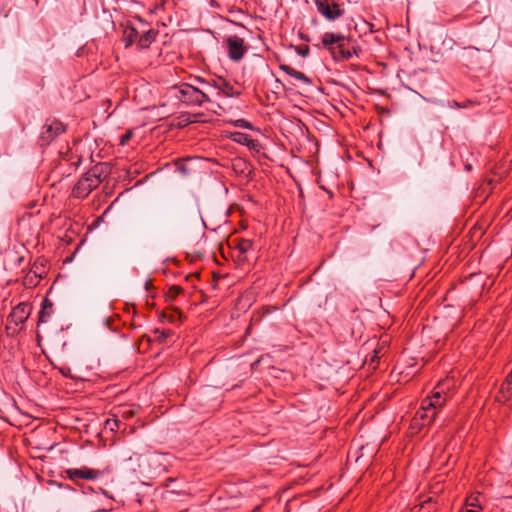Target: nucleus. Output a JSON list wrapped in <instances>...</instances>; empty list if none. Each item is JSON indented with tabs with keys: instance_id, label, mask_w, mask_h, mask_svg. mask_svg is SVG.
<instances>
[{
	"instance_id": "1",
	"label": "nucleus",
	"mask_w": 512,
	"mask_h": 512,
	"mask_svg": "<svg viewBox=\"0 0 512 512\" xmlns=\"http://www.w3.org/2000/svg\"><path fill=\"white\" fill-rule=\"evenodd\" d=\"M361 34L355 37L353 34H323L318 48L327 50L336 62L349 61L354 56L362 53Z\"/></svg>"
},
{
	"instance_id": "2",
	"label": "nucleus",
	"mask_w": 512,
	"mask_h": 512,
	"mask_svg": "<svg viewBox=\"0 0 512 512\" xmlns=\"http://www.w3.org/2000/svg\"><path fill=\"white\" fill-rule=\"evenodd\" d=\"M111 173V165L107 162H98L86 171L74 185L71 197L85 199L89 194Z\"/></svg>"
},
{
	"instance_id": "3",
	"label": "nucleus",
	"mask_w": 512,
	"mask_h": 512,
	"mask_svg": "<svg viewBox=\"0 0 512 512\" xmlns=\"http://www.w3.org/2000/svg\"><path fill=\"white\" fill-rule=\"evenodd\" d=\"M32 311L31 304L21 302L16 305L7 316L5 331L8 337H16L24 327Z\"/></svg>"
},
{
	"instance_id": "4",
	"label": "nucleus",
	"mask_w": 512,
	"mask_h": 512,
	"mask_svg": "<svg viewBox=\"0 0 512 512\" xmlns=\"http://www.w3.org/2000/svg\"><path fill=\"white\" fill-rule=\"evenodd\" d=\"M173 89L178 91L177 98L188 106H201L203 103L211 102L210 97L193 84L181 83L174 85Z\"/></svg>"
},
{
	"instance_id": "5",
	"label": "nucleus",
	"mask_w": 512,
	"mask_h": 512,
	"mask_svg": "<svg viewBox=\"0 0 512 512\" xmlns=\"http://www.w3.org/2000/svg\"><path fill=\"white\" fill-rule=\"evenodd\" d=\"M487 57L477 48L467 49L462 55V64L468 73L478 77L486 69Z\"/></svg>"
},
{
	"instance_id": "6",
	"label": "nucleus",
	"mask_w": 512,
	"mask_h": 512,
	"mask_svg": "<svg viewBox=\"0 0 512 512\" xmlns=\"http://www.w3.org/2000/svg\"><path fill=\"white\" fill-rule=\"evenodd\" d=\"M223 46L228 58L234 62L241 61L250 48L249 44L238 34H230L223 41Z\"/></svg>"
},
{
	"instance_id": "7",
	"label": "nucleus",
	"mask_w": 512,
	"mask_h": 512,
	"mask_svg": "<svg viewBox=\"0 0 512 512\" xmlns=\"http://www.w3.org/2000/svg\"><path fill=\"white\" fill-rule=\"evenodd\" d=\"M65 131L66 125L64 123L58 119L49 118L42 126L38 143L41 147H46Z\"/></svg>"
},
{
	"instance_id": "8",
	"label": "nucleus",
	"mask_w": 512,
	"mask_h": 512,
	"mask_svg": "<svg viewBox=\"0 0 512 512\" xmlns=\"http://www.w3.org/2000/svg\"><path fill=\"white\" fill-rule=\"evenodd\" d=\"M438 415L439 413L435 410V407L421 404L411 421L410 429L419 433L423 428L430 427L436 421Z\"/></svg>"
},
{
	"instance_id": "9",
	"label": "nucleus",
	"mask_w": 512,
	"mask_h": 512,
	"mask_svg": "<svg viewBox=\"0 0 512 512\" xmlns=\"http://www.w3.org/2000/svg\"><path fill=\"white\" fill-rule=\"evenodd\" d=\"M231 139L241 145L247 146L254 156L270 160V157L264 152L262 144L253 139L249 134L242 132H234Z\"/></svg>"
},
{
	"instance_id": "10",
	"label": "nucleus",
	"mask_w": 512,
	"mask_h": 512,
	"mask_svg": "<svg viewBox=\"0 0 512 512\" xmlns=\"http://www.w3.org/2000/svg\"><path fill=\"white\" fill-rule=\"evenodd\" d=\"M448 400V393L445 391L444 383H438L430 396H427L422 400V405H428L440 413L446 406Z\"/></svg>"
},
{
	"instance_id": "11",
	"label": "nucleus",
	"mask_w": 512,
	"mask_h": 512,
	"mask_svg": "<svg viewBox=\"0 0 512 512\" xmlns=\"http://www.w3.org/2000/svg\"><path fill=\"white\" fill-rule=\"evenodd\" d=\"M155 36L156 34H124L122 41L124 42L125 48L136 44L137 50L142 51L150 47L155 41Z\"/></svg>"
},
{
	"instance_id": "12",
	"label": "nucleus",
	"mask_w": 512,
	"mask_h": 512,
	"mask_svg": "<svg viewBox=\"0 0 512 512\" xmlns=\"http://www.w3.org/2000/svg\"><path fill=\"white\" fill-rule=\"evenodd\" d=\"M82 158L81 156H73L72 152L68 150L65 153L60 154L59 164L56 169H62L66 166L68 167L67 171H63L61 176H69L72 171H76L79 165L81 164Z\"/></svg>"
},
{
	"instance_id": "13",
	"label": "nucleus",
	"mask_w": 512,
	"mask_h": 512,
	"mask_svg": "<svg viewBox=\"0 0 512 512\" xmlns=\"http://www.w3.org/2000/svg\"><path fill=\"white\" fill-rule=\"evenodd\" d=\"M318 12L328 20H335L343 14V10L337 3H330L328 0H315Z\"/></svg>"
},
{
	"instance_id": "14",
	"label": "nucleus",
	"mask_w": 512,
	"mask_h": 512,
	"mask_svg": "<svg viewBox=\"0 0 512 512\" xmlns=\"http://www.w3.org/2000/svg\"><path fill=\"white\" fill-rule=\"evenodd\" d=\"M65 473L72 481H77L78 479L95 480L101 475L99 470L90 469L88 467L70 468L67 469Z\"/></svg>"
},
{
	"instance_id": "15",
	"label": "nucleus",
	"mask_w": 512,
	"mask_h": 512,
	"mask_svg": "<svg viewBox=\"0 0 512 512\" xmlns=\"http://www.w3.org/2000/svg\"><path fill=\"white\" fill-rule=\"evenodd\" d=\"M212 87L218 89V94L226 97L236 98L241 95V92L236 90L233 84L221 76L212 79Z\"/></svg>"
},
{
	"instance_id": "16",
	"label": "nucleus",
	"mask_w": 512,
	"mask_h": 512,
	"mask_svg": "<svg viewBox=\"0 0 512 512\" xmlns=\"http://www.w3.org/2000/svg\"><path fill=\"white\" fill-rule=\"evenodd\" d=\"M184 318L185 316L181 310L173 306L168 307L159 313V321L162 323H175L177 321L182 322Z\"/></svg>"
},
{
	"instance_id": "17",
	"label": "nucleus",
	"mask_w": 512,
	"mask_h": 512,
	"mask_svg": "<svg viewBox=\"0 0 512 512\" xmlns=\"http://www.w3.org/2000/svg\"><path fill=\"white\" fill-rule=\"evenodd\" d=\"M53 312L52 301L48 297H45L42 301L41 309L39 311L37 326H40L42 323H46Z\"/></svg>"
},
{
	"instance_id": "18",
	"label": "nucleus",
	"mask_w": 512,
	"mask_h": 512,
	"mask_svg": "<svg viewBox=\"0 0 512 512\" xmlns=\"http://www.w3.org/2000/svg\"><path fill=\"white\" fill-rule=\"evenodd\" d=\"M203 116L202 113L191 114L189 112L181 113L175 120L173 126L177 128H184L191 123L199 122V118Z\"/></svg>"
},
{
	"instance_id": "19",
	"label": "nucleus",
	"mask_w": 512,
	"mask_h": 512,
	"mask_svg": "<svg viewBox=\"0 0 512 512\" xmlns=\"http://www.w3.org/2000/svg\"><path fill=\"white\" fill-rule=\"evenodd\" d=\"M279 69L282 70L283 72H285L287 75L303 82L306 85L312 84V80L307 75H305L301 71H298V70L292 68L291 66H289L287 64H280Z\"/></svg>"
},
{
	"instance_id": "20",
	"label": "nucleus",
	"mask_w": 512,
	"mask_h": 512,
	"mask_svg": "<svg viewBox=\"0 0 512 512\" xmlns=\"http://www.w3.org/2000/svg\"><path fill=\"white\" fill-rule=\"evenodd\" d=\"M30 273H33L38 278H43L47 274V263L42 257L37 258L31 268Z\"/></svg>"
},
{
	"instance_id": "21",
	"label": "nucleus",
	"mask_w": 512,
	"mask_h": 512,
	"mask_svg": "<svg viewBox=\"0 0 512 512\" xmlns=\"http://www.w3.org/2000/svg\"><path fill=\"white\" fill-rule=\"evenodd\" d=\"M413 507L420 512H436L438 509V502L433 497H428Z\"/></svg>"
},
{
	"instance_id": "22",
	"label": "nucleus",
	"mask_w": 512,
	"mask_h": 512,
	"mask_svg": "<svg viewBox=\"0 0 512 512\" xmlns=\"http://www.w3.org/2000/svg\"><path fill=\"white\" fill-rule=\"evenodd\" d=\"M472 281L475 282V285L479 288L480 292H482L486 284L485 276L481 272L470 273L462 280V283L466 284Z\"/></svg>"
},
{
	"instance_id": "23",
	"label": "nucleus",
	"mask_w": 512,
	"mask_h": 512,
	"mask_svg": "<svg viewBox=\"0 0 512 512\" xmlns=\"http://www.w3.org/2000/svg\"><path fill=\"white\" fill-rule=\"evenodd\" d=\"M233 247L239 250L240 255L246 254L253 247V241L245 238H236L233 240Z\"/></svg>"
},
{
	"instance_id": "24",
	"label": "nucleus",
	"mask_w": 512,
	"mask_h": 512,
	"mask_svg": "<svg viewBox=\"0 0 512 512\" xmlns=\"http://www.w3.org/2000/svg\"><path fill=\"white\" fill-rule=\"evenodd\" d=\"M276 307L274 306H263L259 310L255 311L251 317V322L259 323L266 315L272 313Z\"/></svg>"
},
{
	"instance_id": "25",
	"label": "nucleus",
	"mask_w": 512,
	"mask_h": 512,
	"mask_svg": "<svg viewBox=\"0 0 512 512\" xmlns=\"http://www.w3.org/2000/svg\"><path fill=\"white\" fill-rule=\"evenodd\" d=\"M153 334L155 335L154 336V341L158 342L159 344H164L166 343V340L167 338H170L174 335V332L170 329H158L156 328L154 331H153Z\"/></svg>"
},
{
	"instance_id": "26",
	"label": "nucleus",
	"mask_w": 512,
	"mask_h": 512,
	"mask_svg": "<svg viewBox=\"0 0 512 512\" xmlns=\"http://www.w3.org/2000/svg\"><path fill=\"white\" fill-rule=\"evenodd\" d=\"M183 292H184V289L181 286L172 285L168 288V290L164 294L165 301L168 303L173 302L177 298V296H179Z\"/></svg>"
},
{
	"instance_id": "27",
	"label": "nucleus",
	"mask_w": 512,
	"mask_h": 512,
	"mask_svg": "<svg viewBox=\"0 0 512 512\" xmlns=\"http://www.w3.org/2000/svg\"><path fill=\"white\" fill-rule=\"evenodd\" d=\"M500 392L504 395L506 399H510L512 396V369L511 372L506 377L504 383H502L500 387Z\"/></svg>"
},
{
	"instance_id": "28",
	"label": "nucleus",
	"mask_w": 512,
	"mask_h": 512,
	"mask_svg": "<svg viewBox=\"0 0 512 512\" xmlns=\"http://www.w3.org/2000/svg\"><path fill=\"white\" fill-rule=\"evenodd\" d=\"M466 512H479L482 508L479 504L478 496H470L465 502Z\"/></svg>"
},
{
	"instance_id": "29",
	"label": "nucleus",
	"mask_w": 512,
	"mask_h": 512,
	"mask_svg": "<svg viewBox=\"0 0 512 512\" xmlns=\"http://www.w3.org/2000/svg\"><path fill=\"white\" fill-rule=\"evenodd\" d=\"M448 105L450 108H468L471 106L479 105V102L477 100L472 99H466L465 101L458 102L456 100L449 101Z\"/></svg>"
},
{
	"instance_id": "30",
	"label": "nucleus",
	"mask_w": 512,
	"mask_h": 512,
	"mask_svg": "<svg viewBox=\"0 0 512 512\" xmlns=\"http://www.w3.org/2000/svg\"><path fill=\"white\" fill-rule=\"evenodd\" d=\"M41 279L29 272L23 279V285L28 288L36 287Z\"/></svg>"
},
{
	"instance_id": "31",
	"label": "nucleus",
	"mask_w": 512,
	"mask_h": 512,
	"mask_svg": "<svg viewBox=\"0 0 512 512\" xmlns=\"http://www.w3.org/2000/svg\"><path fill=\"white\" fill-rule=\"evenodd\" d=\"M288 47L293 48L296 51V53L301 57H307L310 52V48L307 44H299V45L289 44Z\"/></svg>"
},
{
	"instance_id": "32",
	"label": "nucleus",
	"mask_w": 512,
	"mask_h": 512,
	"mask_svg": "<svg viewBox=\"0 0 512 512\" xmlns=\"http://www.w3.org/2000/svg\"><path fill=\"white\" fill-rule=\"evenodd\" d=\"M134 135L133 129H127L123 135L120 137L119 144L120 145H126L128 142L132 139Z\"/></svg>"
},
{
	"instance_id": "33",
	"label": "nucleus",
	"mask_w": 512,
	"mask_h": 512,
	"mask_svg": "<svg viewBox=\"0 0 512 512\" xmlns=\"http://www.w3.org/2000/svg\"><path fill=\"white\" fill-rule=\"evenodd\" d=\"M58 370L63 377L76 379V377L72 374L71 368L69 366L63 365L59 367Z\"/></svg>"
},
{
	"instance_id": "34",
	"label": "nucleus",
	"mask_w": 512,
	"mask_h": 512,
	"mask_svg": "<svg viewBox=\"0 0 512 512\" xmlns=\"http://www.w3.org/2000/svg\"><path fill=\"white\" fill-rule=\"evenodd\" d=\"M120 421L118 419H107L105 422V427L109 428L111 431H116L120 427Z\"/></svg>"
},
{
	"instance_id": "35",
	"label": "nucleus",
	"mask_w": 512,
	"mask_h": 512,
	"mask_svg": "<svg viewBox=\"0 0 512 512\" xmlns=\"http://www.w3.org/2000/svg\"><path fill=\"white\" fill-rule=\"evenodd\" d=\"M379 355H378V351L375 350L374 351V354L371 356V358L369 359V366L372 368V369H376L377 366H378V363H379Z\"/></svg>"
},
{
	"instance_id": "36",
	"label": "nucleus",
	"mask_w": 512,
	"mask_h": 512,
	"mask_svg": "<svg viewBox=\"0 0 512 512\" xmlns=\"http://www.w3.org/2000/svg\"><path fill=\"white\" fill-rule=\"evenodd\" d=\"M221 274L219 272L213 271L212 272V280H211V287L213 289H216L218 286V281L221 278Z\"/></svg>"
},
{
	"instance_id": "37",
	"label": "nucleus",
	"mask_w": 512,
	"mask_h": 512,
	"mask_svg": "<svg viewBox=\"0 0 512 512\" xmlns=\"http://www.w3.org/2000/svg\"><path fill=\"white\" fill-rule=\"evenodd\" d=\"M235 126L241 128L252 129V124L245 119H239L235 122Z\"/></svg>"
},
{
	"instance_id": "38",
	"label": "nucleus",
	"mask_w": 512,
	"mask_h": 512,
	"mask_svg": "<svg viewBox=\"0 0 512 512\" xmlns=\"http://www.w3.org/2000/svg\"><path fill=\"white\" fill-rule=\"evenodd\" d=\"M435 38L431 40L433 44H431V49H435L436 46L434 44H437L439 42H442V45L445 46V39L442 40L443 34H434Z\"/></svg>"
},
{
	"instance_id": "39",
	"label": "nucleus",
	"mask_w": 512,
	"mask_h": 512,
	"mask_svg": "<svg viewBox=\"0 0 512 512\" xmlns=\"http://www.w3.org/2000/svg\"><path fill=\"white\" fill-rule=\"evenodd\" d=\"M195 81L197 83H200V84H205L207 86H212V81H206L205 79L201 78V77H195Z\"/></svg>"
},
{
	"instance_id": "40",
	"label": "nucleus",
	"mask_w": 512,
	"mask_h": 512,
	"mask_svg": "<svg viewBox=\"0 0 512 512\" xmlns=\"http://www.w3.org/2000/svg\"><path fill=\"white\" fill-rule=\"evenodd\" d=\"M200 274L199 273H192L186 276L187 281H191L193 278L199 279Z\"/></svg>"
},
{
	"instance_id": "41",
	"label": "nucleus",
	"mask_w": 512,
	"mask_h": 512,
	"mask_svg": "<svg viewBox=\"0 0 512 512\" xmlns=\"http://www.w3.org/2000/svg\"><path fill=\"white\" fill-rule=\"evenodd\" d=\"M131 309H132L133 315L135 316V315H136V313H137L135 305H131V306H129L128 304H126V311H127L128 313H130Z\"/></svg>"
},
{
	"instance_id": "42",
	"label": "nucleus",
	"mask_w": 512,
	"mask_h": 512,
	"mask_svg": "<svg viewBox=\"0 0 512 512\" xmlns=\"http://www.w3.org/2000/svg\"><path fill=\"white\" fill-rule=\"evenodd\" d=\"M238 166H246V162L243 161L242 159H238L236 160V162L234 163V168L236 169Z\"/></svg>"
},
{
	"instance_id": "43",
	"label": "nucleus",
	"mask_w": 512,
	"mask_h": 512,
	"mask_svg": "<svg viewBox=\"0 0 512 512\" xmlns=\"http://www.w3.org/2000/svg\"><path fill=\"white\" fill-rule=\"evenodd\" d=\"M114 321H115V320H114L113 318L109 317V318H107V319H106L105 323H106V325H107L110 329H113V328H112V324H113V322H114Z\"/></svg>"
},
{
	"instance_id": "44",
	"label": "nucleus",
	"mask_w": 512,
	"mask_h": 512,
	"mask_svg": "<svg viewBox=\"0 0 512 512\" xmlns=\"http://www.w3.org/2000/svg\"><path fill=\"white\" fill-rule=\"evenodd\" d=\"M299 36H300V39H302L304 41H307V42L310 41L308 34L301 33V34H299Z\"/></svg>"
},
{
	"instance_id": "45",
	"label": "nucleus",
	"mask_w": 512,
	"mask_h": 512,
	"mask_svg": "<svg viewBox=\"0 0 512 512\" xmlns=\"http://www.w3.org/2000/svg\"><path fill=\"white\" fill-rule=\"evenodd\" d=\"M173 481H174V479H173V478H168V479H166V480H165V483L163 484V486H164V487H169V484H170L171 482H173Z\"/></svg>"
},
{
	"instance_id": "46",
	"label": "nucleus",
	"mask_w": 512,
	"mask_h": 512,
	"mask_svg": "<svg viewBox=\"0 0 512 512\" xmlns=\"http://www.w3.org/2000/svg\"><path fill=\"white\" fill-rule=\"evenodd\" d=\"M452 48V39H449L446 47H444V49H451Z\"/></svg>"
},
{
	"instance_id": "47",
	"label": "nucleus",
	"mask_w": 512,
	"mask_h": 512,
	"mask_svg": "<svg viewBox=\"0 0 512 512\" xmlns=\"http://www.w3.org/2000/svg\"><path fill=\"white\" fill-rule=\"evenodd\" d=\"M411 512H420L416 508L412 507Z\"/></svg>"
},
{
	"instance_id": "48",
	"label": "nucleus",
	"mask_w": 512,
	"mask_h": 512,
	"mask_svg": "<svg viewBox=\"0 0 512 512\" xmlns=\"http://www.w3.org/2000/svg\"><path fill=\"white\" fill-rule=\"evenodd\" d=\"M130 32L135 33V32H137V30L135 28H131Z\"/></svg>"
},
{
	"instance_id": "49",
	"label": "nucleus",
	"mask_w": 512,
	"mask_h": 512,
	"mask_svg": "<svg viewBox=\"0 0 512 512\" xmlns=\"http://www.w3.org/2000/svg\"><path fill=\"white\" fill-rule=\"evenodd\" d=\"M130 327L133 328V329L136 328V326L133 323L130 324Z\"/></svg>"
},
{
	"instance_id": "50",
	"label": "nucleus",
	"mask_w": 512,
	"mask_h": 512,
	"mask_svg": "<svg viewBox=\"0 0 512 512\" xmlns=\"http://www.w3.org/2000/svg\"><path fill=\"white\" fill-rule=\"evenodd\" d=\"M461 512H466L465 510H462Z\"/></svg>"
}]
</instances>
